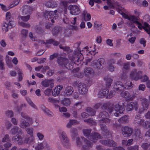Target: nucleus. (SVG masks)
<instances>
[{
	"instance_id": "f257e3e1",
	"label": "nucleus",
	"mask_w": 150,
	"mask_h": 150,
	"mask_svg": "<svg viewBox=\"0 0 150 150\" xmlns=\"http://www.w3.org/2000/svg\"><path fill=\"white\" fill-rule=\"evenodd\" d=\"M83 55L81 53V51L79 49H76L74 52V55L72 56L69 57V59L72 62L74 63L78 66L80 64H83Z\"/></svg>"
},
{
	"instance_id": "f03ea898",
	"label": "nucleus",
	"mask_w": 150,
	"mask_h": 150,
	"mask_svg": "<svg viewBox=\"0 0 150 150\" xmlns=\"http://www.w3.org/2000/svg\"><path fill=\"white\" fill-rule=\"evenodd\" d=\"M124 107V103L123 102H120L114 105V108L112 107H108V110L109 112H111L113 111L114 109L116 112L114 113V115L116 116H120L124 111L125 110Z\"/></svg>"
},
{
	"instance_id": "7ed1b4c3",
	"label": "nucleus",
	"mask_w": 150,
	"mask_h": 150,
	"mask_svg": "<svg viewBox=\"0 0 150 150\" xmlns=\"http://www.w3.org/2000/svg\"><path fill=\"white\" fill-rule=\"evenodd\" d=\"M91 131V129H84L83 130V132L84 135L88 138L90 140L92 141L93 142H96L98 139L102 138L100 134L97 133H92L90 135Z\"/></svg>"
},
{
	"instance_id": "20e7f679",
	"label": "nucleus",
	"mask_w": 150,
	"mask_h": 150,
	"mask_svg": "<svg viewBox=\"0 0 150 150\" xmlns=\"http://www.w3.org/2000/svg\"><path fill=\"white\" fill-rule=\"evenodd\" d=\"M139 17H135L133 15V16H131V19L129 20V21H131L134 23L138 25V27L139 29L142 30V28L148 34H149L150 33V25L147 23L144 22V24L145 27L142 26L141 23L139 21Z\"/></svg>"
},
{
	"instance_id": "39448f33",
	"label": "nucleus",
	"mask_w": 150,
	"mask_h": 150,
	"mask_svg": "<svg viewBox=\"0 0 150 150\" xmlns=\"http://www.w3.org/2000/svg\"><path fill=\"white\" fill-rule=\"evenodd\" d=\"M44 17L45 19L51 21L52 23H54V20L57 18L58 17V12L55 10L53 11H45L44 13Z\"/></svg>"
},
{
	"instance_id": "423d86ee",
	"label": "nucleus",
	"mask_w": 150,
	"mask_h": 150,
	"mask_svg": "<svg viewBox=\"0 0 150 150\" xmlns=\"http://www.w3.org/2000/svg\"><path fill=\"white\" fill-rule=\"evenodd\" d=\"M57 62L59 66L68 69H71L73 68V66L69 63L68 59L65 58L61 57H58Z\"/></svg>"
},
{
	"instance_id": "0eeeda50",
	"label": "nucleus",
	"mask_w": 150,
	"mask_h": 150,
	"mask_svg": "<svg viewBox=\"0 0 150 150\" xmlns=\"http://www.w3.org/2000/svg\"><path fill=\"white\" fill-rule=\"evenodd\" d=\"M75 85L78 87L79 91L81 94H85L88 91V88L86 84L79 82H75Z\"/></svg>"
},
{
	"instance_id": "6e6552de",
	"label": "nucleus",
	"mask_w": 150,
	"mask_h": 150,
	"mask_svg": "<svg viewBox=\"0 0 150 150\" xmlns=\"http://www.w3.org/2000/svg\"><path fill=\"white\" fill-rule=\"evenodd\" d=\"M143 71L135 69L131 71L130 74V77L133 80L137 81L141 79Z\"/></svg>"
},
{
	"instance_id": "1a4fd4ad",
	"label": "nucleus",
	"mask_w": 150,
	"mask_h": 150,
	"mask_svg": "<svg viewBox=\"0 0 150 150\" xmlns=\"http://www.w3.org/2000/svg\"><path fill=\"white\" fill-rule=\"evenodd\" d=\"M133 93L134 95H130L128 92L123 91L121 93L120 95L122 97L126 98L127 100H131L134 99L135 97V95L139 94V91H137L134 90L133 91Z\"/></svg>"
},
{
	"instance_id": "9d476101",
	"label": "nucleus",
	"mask_w": 150,
	"mask_h": 150,
	"mask_svg": "<svg viewBox=\"0 0 150 150\" xmlns=\"http://www.w3.org/2000/svg\"><path fill=\"white\" fill-rule=\"evenodd\" d=\"M105 62V60L104 59L101 58L99 59L98 60H95L92 62L91 66L96 69H101L103 67V65Z\"/></svg>"
},
{
	"instance_id": "9b49d317",
	"label": "nucleus",
	"mask_w": 150,
	"mask_h": 150,
	"mask_svg": "<svg viewBox=\"0 0 150 150\" xmlns=\"http://www.w3.org/2000/svg\"><path fill=\"white\" fill-rule=\"evenodd\" d=\"M70 13L72 15L76 16L79 14L81 12L79 7L77 5H70L68 7Z\"/></svg>"
},
{
	"instance_id": "f8f14e48",
	"label": "nucleus",
	"mask_w": 150,
	"mask_h": 150,
	"mask_svg": "<svg viewBox=\"0 0 150 150\" xmlns=\"http://www.w3.org/2000/svg\"><path fill=\"white\" fill-rule=\"evenodd\" d=\"M100 142L102 144L109 147H115L117 145V143L112 140L110 139L100 140Z\"/></svg>"
},
{
	"instance_id": "ddd939ff",
	"label": "nucleus",
	"mask_w": 150,
	"mask_h": 150,
	"mask_svg": "<svg viewBox=\"0 0 150 150\" xmlns=\"http://www.w3.org/2000/svg\"><path fill=\"white\" fill-rule=\"evenodd\" d=\"M132 129L128 127H122V134L125 137H127L130 136L132 134Z\"/></svg>"
},
{
	"instance_id": "4468645a",
	"label": "nucleus",
	"mask_w": 150,
	"mask_h": 150,
	"mask_svg": "<svg viewBox=\"0 0 150 150\" xmlns=\"http://www.w3.org/2000/svg\"><path fill=\"white\" fill-rule=\"evenodd\" d=\"M83 142V144L81 150H89L90 147L91 146V142L84 137H81Z\"/></svg>"
},
{
	"instance_id": "2eb2a0df",
	"label": "nucleus",
	"mask_w": 150,
	"mask_h": 150,
	"mask_svg": "<svg viewBox=\"0 0 150 150\" xmlns=\"http://www.w3.org/2000/svg\"><path fill=\"white\" fill-rule=\"evenodd\" d=\"M7 22L8 23V24L6 22H4L2 27V30L4 31L5 33L7 32L8 30V25L11 26L12 27H14L15 25V22L12 20L7 21Z\"/></svg>"
},
{
	"instance_id": "dca6fc26",
	"label": "nucleus",
	"mask_w": 150,
	"mask_h": 150,
	"mask_svg": "<svg viewBox=\"0 0 150 150\" xmlns=\"http://www.w3.org/2000/svg\"><path fill=\"white\" fill-rule=\"evenodd\" d=\"M138 103L137 102H131L127 104L126 107V110L128 111L132 110L134 108L137 111L138 108Z\"/></svg>"
},
{
	"instance_id": "f3484780",
	"label": "nucleus",
	"mask_w": 150,
	"mask_h": 150,
	"mask_svg": "<svg viewBox=\"0 0 150 150\" xmlns=\"http://www.w3.org/2000/svg\"><path fill=\"white\" fill-rule=\"evenodd\" d=\"M41 85L45 87H47L50 86V88H52L54 86L53 81L52 79H45L42 81Z\"/></svg>"
},
{
	"instance_id": "a211bd4d",
	"label": "nucleus",
	"mask_w": 150,
	"mask_h": 150,
	"mask_svg": "<svg viewBox=\"0 0 150 150\" xmlns=\"http://www.w3.org/2000/svg\"><path fill=\"white\" fill-rule=\"evenodd\" d=\"M100 129L102 131L101 133L103 135L107 137L111 134V132L108 130L105 125H99Z\"/></svg>"
},
{
	"instance_id": "6ab92c4d",
	"label": "nucleus",
	"mask_w": 150,
	"mask_h": 150,
	"mask_svg": "<svg viewBox=\"0 0 150 150\" xmlns=\"http://www.w3.org/2000/svg\"><path fill=\"white\" fill-rule=\"evenodd\" d=\"M115 91L117 92L122 90L124 89V85L123 86L122 83L120 81H117L115 83L114 86Z\"/></svg>"
},
{
	"instance_id": "aec40b11",
	"label": "nucleus",
	"mask_w": 150,
	"mask_h": 150,
	"mask_svg": "<svg viewBox=\"0 0 150 150\" xmlns=\"http://www.w3.org/2000/svg\"><path fill=\"white\" fill-rule=\"evenodd\" d=\"M22 137L20 135L14 136L12 139V141L13 143H16L18 145H21L22 143Z\"/></svg>"
},
{
	"instance_id": "412c9836",
	"label": "nucleus",
	"mask_w": 150,
	"mask_h": 150,
	"mask_svg": "<svg viewBox=\"0 0 150 150\" xmlns=\"http://www.w3.org/2000/svg\"><path fill=\"white\" fill-rule=\"evenodd\" d=\"M40 108L42 111L49 117H52L53 115V113L50 111L44 105H42L40 106Z\"/></svg>"
},
{
	"instance_id": "4be33fe9",
	"label": "nucleus",
	"mask_w": 150,
	"mask_h": 150,
	"mask_svg": "<svg viewBox=\"0 0 150 150\" xmlns=\"http://www.w3.org/2000/svg\"><path fill=\"white\" fill-rule=\"evenodd\" d=\"M11 133L12 134L14 135L17 133L18 134H21L22 133V131L19 127L15 126L11 129Z\"/></svg>"
},
{
	"instance_id": "5701e85b",
	"label": "nucleus",
	"mask_w": 150,
	"mask_h": 150,
	"mask_svg": "<svg viewBox=\"0 0 150 150\" xmlns=\"http://www.w3.org/2000/svg\"><path fill=\"white\" fill-rule=\"evenodd\" d=\"M62 86H59L56 87L52 91V95L54 96H56L58 95L61 90L62 88Z\"/></svg>"
},
{
	"instance_id": "b1692460",
	"label": "nucleus",
	"mask_w": 150,
	"mask_h": 150,
	"mask_svg": "<svg viewBox=\"0 0 150 150\" xmlns=\"http://www.w3.org/2000/svg\"><path fill=\"white\" fill-rule=\"evenodd\" d=\"M70 133L71 138L73 139H74L75 137L78 134L77 129L74 127H72L71 129Z\"/></svg>"
},
{
	"instance_id": "393cba45",
	"label": "nucleus",
	"mask_w": 150,
	"mask_h": 150,
	"mask_svg": "<svg viewBox=\"0 0 150 150\" xmlns=\"http://www.w3.org/2000/svg\"><path fill=\"white\" fill-rule=\"evenodd\" d=\"M61 31V28L58 26H56L52 28V33L54 36H56Z\"/></svg>"
},
{
	"instance_id": "a878e982",
	"label": "nucleus",
	"mask_w": 150,
	"mask_h": 150,
	"mask_svg": "<svg viewBox=\"0 0 150 150\" xmlns=\"http://www.w3.org/2000/svg\"><path fill=\"white\" fill-rule=\"evenodd\" d=\"M143 119H141V115H136L134 120V124L140 125Z\"/></svg>"
},
{
	"instance_id": "bb28decb",
	"label": "nucleus",
	"mask_w": 150,
	"mask_h": 150,
	"mask_svg": "<svg viewBox=\"0 0 150 150\" xmlns=\"http://www.w3.org/2000/svg\"><path fill=\"white\" fill-rule=\"evenodd\" d=\"M73 91V87L71 86H68L65 88L64 92L65 95L67 96H69L72 94Z\"/></svg>"
},
{
	"instance_id": "cd10ccee",
	"label": "nucleus",
	"mask_w": 150,
	"mask_h": 150,
	"mask_svg": "<svg viewBox=\"0 0 150 150\" xmlns=\"http://www.w3.org/2000/svg\"><path fill=\"white\" fill-rule=\"evenodd\" d=\"M111 120L105 117L104 118H101L100 120H99L98 123L99 125H104V123L105 124H109L110 123Z\"/></svg>"
},
{
	"instance_id": "c85d7f7f",
	"label": "nucleus",
	"mask_w": 150,
	"mask_h": 150,
	"mask_svg": "<svg viewBox=\"0 0 150 150\" xmlns=\"http://www.w3.org/2000/svg\"><path fill=\"white\" fill-rule=\"evenodd\" d=\"M63 145L65 148H69L71 146V144L70 143V141L68 138L65 140H62L61 141Z\"/></svg>"
},
{
	"instance_id": "c756f323",
	"label": "nucleus",
	"mask_w": 150,
	"mask_h": 150,
	"mask_svg": "<svg viewBox=\"0 0 150 150\" xmlns=\"http://www.w3.org/2000/svg\"><path fill=\"white\" fill-rule=\"evenodd\" d=\"M79 123V122L76 120H70L66 125L68 128H70L72 126L74 125H76Z\"/></svg>"
},
{
	"instance_id": "7c9ffc66",
	"label": "nucleus",
	"mask_w": 150,
	"mask_h": 150,
	"mask_svg": "<svg viewBox=\"0 0 150 150\" xmlns=\"http://www.w3.org/2000/svg\"><path fill=\"white\" fill-rule=\"evenodd\" d=\"M118 121L120 123L126 124L129 122L128 116L127 115L124 116L119 119Z\"/></svg>"
},
{
	"instance_id": "2f4dec72",
	"label": "nucleus",
	"mask_w": 150,
	"mask_h": 150,
	"mask_svg": "<svg viewBox=\"0 0 150 150\" xmlns=\"http://www.w3.org/2000/svg\"><path fill=\"white\" fill-rule=\"evenodd\" d=\"M117 11L119 13L121 14L122 15L123 17L126 19H127L129 21L130 20L131 16H133L132 15H130L129 16H128L122 12V9H117Z\"/></svg>"
},
{
	"instance_id": "473e14b6",
	"label": "nucleus",
	"mask_w": 150,
	"mask_h": 150,
	"mask_svg": "<svg viewBox=\"0 0 150 150\" xmlns=\"http://www.w3.org/2000/svg\"><path fill=\"white\" fill-rule=\"evenodd\" d=\"M81 137L80 138L79 137H76V144L77 147L80 148L81 145L83 144V142L81 139Z\"/></svg>"
},
{
	"instance_id": "72a5a7b5",
	"label": "nucleus",
	"mask_w": 150,
	"mask_h": 150,
	"mask_svg": "<svg viewBox=\"0 0 150 150\" xmlns=\"http://www.w3.org/2000/svg\"><path fill=\"white\" fill-rule=\"evenodd\" d=\"M93 72V69L90 67H86L84 69V72L86 76L91 75Z\"/></svg>"
},
{
	"instance_id": "f704fd0d",
	"label": "nucleus",
	"mask_w": 150,
	"mask_h": 150,
	"mask_svg": "<svg viewBox=\"0 0 150 150\" xmlns=\"http://www.w3.org/2000/svg\"><path fill=\"white\" fill-rule=\"evenodd\" d=\"M19 126L22 128H25L30 126V124L29 122L24 120L21 122Z\"/></svg>"
},
{
	"instance_id": "c9c22d12",
	"label": "nucleus",
	"mask_w": 150,
	"mask_h": 150,
	"mask_svg": "<svg viewBox=\"0 0 150 150\" xmlns=\"http://www.w3.org/2000/svg\"><path fill=\"white\" fill-rule=\"evenodd\" d=\"M86 111L87 112L89 115L92 116L94 115L96 112L95 110L91 107L87 108L86 109Z\"/></svg>"
},
{
	"instance_id": "e433bc0d",
	"label": "nucleus",
	"mask_w": 150,
	"mask_h": 150,
	"mask_svg": "<svg viewBox=\"0 0 150 150\" xmlns=\"http://www.w3.org/2000/svg\"><path fill=\"white\" fill-rule=\"evenodd\" d=\"M109 93V91L107 89H104L101 90L98 93V95L101 96H105L106 98L107 95Z\"/></svg>"
},
{
	"instance_id": "4c0bfd02",
	"label": "nucleus",
	"mask_w": 150,
	"mask_h": 150,
	"mask_svg": "<svg viewBox=\"0 0 150 150\" xmlns=\"http://www.w3.org/2000/svg\"><path fill=\"white\" fill-rule=\"evenodd\" d=\"M23 14H30V7L28 6H24L23 7Z\"/></svg>"
},
{
	"instance_id": "58836bf2",
	"label": "nucleus",
	"mask_w": 150,
	"mask_h": 150,
	"mask_svg": "<svg viewBox=\"0 0 150 150\" xmlns=\"http://www.w3.org/2000/svg\"><path fill=\"white\" fill-rule=\"evenodd\" d=\"M34 139L33 137H27L25 138L23 141V142L24 143L29 144L31 143L34 141Z\"/></svg>"
},
{
	"instance_id": "ea45409f",
	"label": "nucleus",
	"mask_w": 150,
	"mask_h": 150,
	"mask_svg": "<svg viewBox=\"0 0 150 150\" xmlns=\"http://www.w3.org/2000/svg\"><path fill=\"white\" fill-rule=\"evenodd\" d=\"M106 81V85L107 86L109 87L111 85L113 80L110 77H107L104 79Z\"/></svg>"
},
{
	"instance_id": "a19ab883",
	"label": "nucleus",
	"mask_w": 150,
	"mask_h": 150,
	"mask_svg": "<svg viewBox=\"0 0 150 150\" xmlns=\"http://www.w3.org/2000/svg\"><path fill=\"white\" fill-rule=\"evenodd\" d=\"M65 106L69 105L71 103L70 99L69 98H65L61 102Z\"/></svg>"
},
{
	"instance_id": "79ce46f5",
	"label": "nucleus",
	"mask_w": 150,
	"mask_h": 150,
	"mask_svg": "<svg viewBox=\"0 0 150 150\" xmlns=\"http://www.w3.org/2000/svg\"><path fill=\"white\" fill-rule=\"evenodd\" d=\"M108 115V113L105 111H103L100 112L98 115V117L101 118L107 117Z\"/></svg>"
},
{
	"instance_id": "37998d69",
	"label": "nucleus",
	"mask_w": 150,
	"mask_h": 150,
	"mask_svg": "<svg viewBox=\"0 0 150 150\" xmlns=\"http://www.w3.org/2000/svg\"><path fill=\"white\" fill-rule=\"evenodd\" d=\"M27 133L29 134L30 137H33V129L32 127L26 128L25 129Z\"/></svg>"
},
{
	"instance_id": "c03bdc74",
	"label": "nucleus",
	"mask_w": 150,
	"mask_h": 150,
	"mask_svg": "<svg viewBox=\"0 0 150 150\" xmlns=\"http://www.w3.org/2000/svg\"><path fill=\"white\" fill-rule=\"evenodd\" d=\"M59 137L61 141L62 140H65L68 139L66 132L64 131L60 133Z\"/></svg>"
},
{
	"instance_id": "a18cd8bd",
	"label": "nucleus",
	"mask_w": 150,
	"mask_h": 150,
	"mask_svg": "<svg viewBox=\"0 0 150 150\" xmlns=\"http://www.w3.org/2000/svg\"><path fill=\"white\" fill-rule=\"evenodd\" d=\"M7 58L6 59V63L9 68H11L13 67V65L11 62V59H9L8 56H6Z\"/></svg>"
},
{
	"instance_id": "49530a36",
	"label": "nucleus",
	"mask_w": 150,
	"mask_h": 150,
	"mask_svg": "<svg viewBox=\"0 0 150 150\" xmlns=\"http://www.w3.org/2000/svg\"><path fill=\"white\" fill-rule=\"evenodd\" d=\"M4 123L6 128L8 130L12 126L11 123L8 120H5Z\"/></svg>"
},
{
	"instance_id": "de8ad7c7",
	"label": "nucleus",
	"mask_w": 150,
	"mask_h": 150,
	"mask_svg": "<svg viewBox=\"0 0 150 150\" xmlns=\"http://www.w3.org/2000/svg\"><path fill=\"white\" fill-rule=\"evenodd\" d=\"M6 20L7 22L12 20V19L13 18L11 13L9 12H8L6 13Z\"/></svg>"
},
{
	"instance_id": "09e8293b",
	"label": "nucleus",
	"mask_w": 150,
	"mask_h": 150,
	"mask_svg": "<svg viewBox=\"0 0 150 150\" xmlns=\"http://www.w3.org/2000/svg\"><path fill=\"white\" fill-rule=\"evenodd\" d=\"M47 43L48 44L52 43L54 45L57 46L59 44V42L55 40L52 39H50L48 40H47Z\"/></svg>"
},
{
	"instance_id": "8fccbe9b",
	"label": "nucleus",
	"mask_w": 150,
	"mask_h": 150,
	"mask_svg": "<svg viewBox=\"0 0 150 150\" xmlns=\"http://www.w3.org/2000/svg\"><path fill=\"white\" fill-rule=\"evenodd\" d=\"M17 72L19 76L18 81H22L23 79V74L22 73V70L20 69H18L17 70Z\"/></svg>"
},
{
	"instance_id": "3c124183",
	"label": "nucleus",
	"mask_w": 150,
	"mask_h": 150,
	"mask_svg": "<svg viewBox=\"0 0 150 150\" xmlns=\"http://www.w3.org/2000/svg\"><path fill=\"white\" fill-rule=\"evenodd\" d=\"M142 106L145 107L146 108H147L149 106V103L147 100L146 98H144L142 102Z\"/></svg>"
},
{
	"instance_id": "603ef678",
	"label": "nucleus",
	"mask_w": 150,
	"mask_h": 150,
	"mask_svg": "<svg viewBox=\"0 0 150 150\" xmlns=\"http://www.w3.org/2000/svg\"><path fill=\"white\" fill-rule=\"evenodd\" d=\"M35 148L36 150H42V149L44 148L43 143H40L38 144Z\"/></svg>"
},
{
	"instance_id": "864d4df0",
	"label": "nucleus",
	"mask_w": 150,
	"mask_h": 150,
	"mask_svg": "<svg viewBox=\"0 0 150 150\" xmlns=\"http://www.w3.org/2000/svg\"><path fill=\"white\" fill-rule=\"evenodd\" d=\"M36 136L40 141L43 140L44 137V135L40 132H38L36 134Z\"/></svg>"
},
{
	"instance_id": "5fc2aeb1",
	"label": "nucleus",
	"mask_w": 150,
	"mask_h": 150,
	"mask_svg": "<svg viewBox=\"0 0 150 150\" xmlns=\"http://www.w3.org/2000/svg\"><path fill=\"white\" fill-rule=\"evenodd\" d=\"M129 63H127L125 64L122 68L123 72H124L125 71L128 72V70L129 69Z\"/></svg>"
},
{
	"instance_id": "6e6d98bb",
	"label": "nucleus",
	"mask_w": 150,
	"mask_h": 150,
	"mask_svg": "<svg viewBox=\"0 0 150 150\" xmlns=\"http://www.w3.org/2000/svg\"><path fill=\"white\" fill-rule=\"evenodd\" d=\"M20 18L23 21H27L30 18V14H28L26 16H21Z\"/></svg>"
},
{
	"instance_id": "4d7b16f0",
	"label": "nucleus",
	"mask_w": 150,
	"mask_h": 150,
	"mask_svg": "<svg viewBox=\"0 0 150 150\" xmlns=\"http://www.w3.org/2000/svg\"><path fill=\"white\" fill-rule=\"evenodd\" d=\"M6 115L7 117H11L13 116V113L11 110H8L6 112Z\"/></svg>"
},
{
	"instance_id": "13d9d810",
	"label": "nucleus",
	"mask_w": 150,
	"mask_h": 150,
	"mask_svg": "<svg viewBox=\"0 0 150 150\" xmlns=\"http://www.w3.org/2000/svg\"><path fill=\"white\" fill-rule=\"evenodd\" d=\"M115 92L114 91H110L109 93H108L107 95L106 98L107 99H110L113 97L115 95Z\"/></svg>"
},
{
	"instance_id": "bf43d9fd",
	"label": "nucleus",
	"mask_w": 150,
	"mask_h": 150,
	"mask_svg": "<svg viewBox=\"0 0 150 150\" xmlns=\"http://www.w3.org/2000/svg\"><path fill=\"white\" fill-rule=\"evenodd\" d=\"M19 24L20 25L26 28H29L30 27V25L28 23H25L23 22H19Z\"/></svg>"
},
{
	"instance_id": "052dcab7",
	"label": "nucleus",
	"mask_w": 150,
	"mask_h": 150,
	"mask_svg": "<svg viewBox=\"0 0 150 150\" xmlns=\"http://www.w3.org/2000/svg\"><path fill=\"white\" fill-rule=\"evenodd\" d=\"M28 32L27 30L26 29H23L21 31V35L23 37L25 38L27 35Z\"/></svg>"
},
{
	"instance_id": "680f3d73",
	"label": "nucleus",
	"mask_w": 150,
	"mask_h": 150,
	"mask_svg": "<svg viewBox=\"0 0 150 150\" xmlns=\"http://www.w3.org/2000/svg\"><path fill=\"white\" fill-rule=\"evenodd\" d=\"M10 140L9 136L8 135L6 134L5 135L4 138L2 139V141L3 142L8 141Z\"/></svg>"
},
{
	"instance_id": "e2e57ef3",
	"label": "nucleus",
	"mask_w": 150,
	"mask_h": 150,
	"mask_svg": "<svg viewBox=\"0 0 150 150\" xmlns=\"http://www.w3.org/2000/svg\"><path fill=\"white\" fill-rule=\"evenodd\" d=\"M44 146V148L45 149H50L51 147L48 143L46 141H44L42 142Z\"/></svg>"
},
{
	"instance_id": "0e129e2a",
	"label": "nucleus",
	"mask_w": 150,
	"mask_h": 150,
	"mask_svg": "<svg viewBox=\"0 0 150 150\" xmlns=\"http://www.w3.org/2000/svg\"><path fill=\"white\" fill-rule=\"evenodd\" d=\"M132 83L131 82H130L128 83H125L124 85V89H130L132 88Z\"/></svg>"
},
{
	"instance_id": "69168bd1",
	"label": "nucleus",
	"mask_w": 150,
	"mask_h": 150,
	"mask_svg": "<svg viewBox=\"0 0 150 150\" xmlns=\"http://www.w3.org/2000/svg\"><path fill=\"white\" fill-rule=\"evenodd\" d=\"M19 2V0H15L13 1V3L10 5V8H12L17 6Z\"/></svg>"
},
{
	"instance_id": "338daca9",
	"label": "nucleus",
	"mask_w": 150,
	"mask_h": 150,
	"mask_svg": "<svg viewBox=\"0 0 150 150\" xmlns=\"http://www.w3.org/2000/svg\"><path fill=\"white\" fill-rule=\"evenodd\" d=\"M59 47L60 49H62L64 51H68L70 49L69 47L62 46L61 45H59Z\"/></svg>"
},
{
	"instance_id": "774afa93",
	"label": "nucleus",
	"mask_w": 150,
	"mask_h": 150,
	"mask_svg": "<svg viewBox=\"0 0 150 150\" xmlns=\"http://www.w3.org/2000/svg\"><path fill=\"white\" fill-rule=\"evenodd\" d=\"M141 79V81L142 82H146L149 79L148 76L146 74L142 76V77Z\"/></svg>"
}]
</instances>
